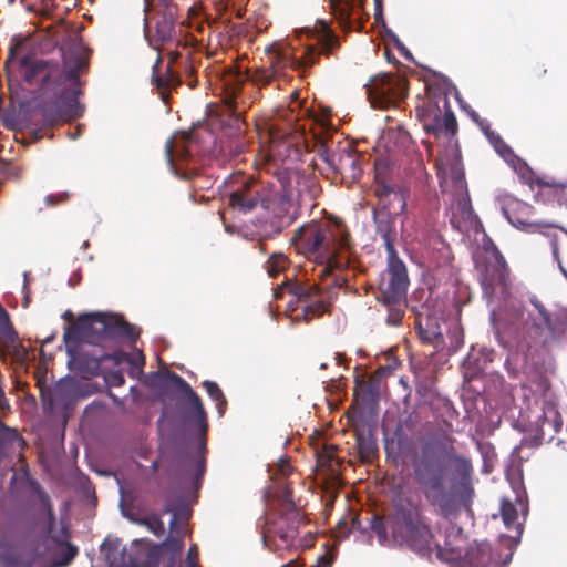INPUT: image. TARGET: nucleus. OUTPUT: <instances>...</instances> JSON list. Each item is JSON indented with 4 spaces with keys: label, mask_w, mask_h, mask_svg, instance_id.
<instances>
[{
    "label": "nucleus",
    "mask_w": 567,
    "mask_h": 567,
    "mask_svg": "<svg viewBox=\"0 0 567 567\" xmlns=\"http://www.w3.org/2000/svg\"><path fill=\"white\" fill-rule=\"evenodd\" d=\"M145 384L157 392L159 398L175 401L174 413L178 426L197 441V454L185 446L162 449L151 467L162 468L171 485L165 503V513L172 514L169 529L182 533L179 522L189 518L192 506L197 501L206 472V434L208 417L200 396L178 374L172 371H154L145 375Z\"/></svg>",
    "instance_id": "1"
},
{
    "label": "nucleus",
    "mask_w": 567,
    "mask_h": 567,
    "mask_svg": "<svg viewBox=\"0 0 567 567\" xmlns=\"http://www.w3.org/2000/svg\"><path fill=\"white\" fill-rule=\"evenodd\" d=\"M296 38L302 43V54L297 56L292 44L286 40H277L266 47L265 51L271 56L268 68H261L250 73L248 71H231L225 81L224 103L234 120L230 126L218 141L220 152L225 155H238L245 150L241 118L243 112L238 109L237 96L245 82L266 86L280 78L286 68L306 71L312 66L321 53H329L339 45L337 35L324 20H317L315 27H305L295 30Z\"/></svg>",
    "instance_id": "2"
},
{
    "label": "nucleus",
    "mask_w": 567,
    "mask_h": 567,
    "mask_svg": "<svg viewBox=\"0 0 567 567\" xmlns=\"http://www.w3.org/2000/svg\"><path fill=\"white\" fill-rule=\"evenodd\" d=\"M140 336L135 326L109 312H91L79 317L76 324L66 327L63 333L68 369L81 378L96 377L103 371V362L114 367L127 363L132 378L144 375L145 357L142 351L105 352L101 347L105 341H127L134 344Z\"/></svg>",
    "instance_id": "3"
},
{
    "label": "nucleus",
    "mask_w": 567,
    "mask_h": 567,
    "mask_svg": "<svg viewBox=\"0 0 567 567\" xmlns=\"http://www.w3.org/2000/svg\"><path fill=\"white\" fill-rule=\"evenodd\" d=\"M19 47H11L6 61L9 81L21 79L40 93L52 92L55 101L44 113L48 122L55 118L74 120L82 116L84 106L79 101L82 94L80 73L87 68V59L79 45L63 54V70L47 60L30 54H20Z\"/></svg>",
    "instance_id": "4"
},
{
    "label": "nucleus",
    "mask_w": 567,
    "mask_h": 567,
    "mask_svg": "<svg viewBox=\"0 0 567 567\" xmlns=\"http://www.w3.org/2000/svg\"><path fill=\"white\" fill-rule=\"evenodd\" d=\"M276 179L278 186L241 174L230 176L224 182L225 195L229 198V205L243 214L251 213L258 207L269 210L278 205L287 214L286 223L290 224L295 220L297 210L313 207V200L321 193L318 179L298 169H278Z\"/></svg>",
    "instance_id": "5"
},
{
    "label": "nucleus",
    "mask_w": 567,
    "mask_h": 567,
    "mask_svg": "<svg viewBox=\"0 0 567 567\" xmlns=\"http://www.w3.org/2000/svg\"><path fill=\"white\" fill-rule=\"evenodd\" d=\"M447 463L422 446L421 455L413 463L414 478L424 496L445 518L455 517L461 511L471 512L475 496L472 461L451 446L445 453Z\"/></svg>",
    "instance_id": "6"
},
{
    "label": "nucleus",
    "mask_w": 567,
    "mask_h": 567,
    "mask_svg": "<svg viewBox=\"0 0 567 567\" xmlns=\"http://www.w3.org/2000/svg\"><path fill=\"white\" fill-rule=\"evenodd\" d=\"M370 528L375 533L378 543L385 546L389 543L388 529L392 538L401 546H405L421 559L432 560L433 555L444 563L457 561L462 558V547L453 545L447 535L444 547H441L421 514V508L411 494L398 487L393 492L392 508L386 518L372 515Z\"/></svg>",
    "instance_id": "7"
},
{
    "label": "nucleus",
    "mask_w": 567,
    "mask_h": 567,
    "mask_svg": "<svg viewBox=\"0 0 567 567\" xmlns=\"http://www.w3.org/2000/svg\"><path fill=\"white\" fill-rule=\"evenodd\" d=\"M506 330L516 351L526 360L560 344L567 334V312L549 309L535 293L505 306Z\"/></svg>",
    "instance_id": "8"
},
{
    "label": "nucleus",
    "mask_w": 567,
    "mask_h": 567,
    "mask_svg": "<svg viewBox=\"0 0 567 567\" xmlns=\"http://www.w3.org/2000/svg\"><path fill=\"white\" fill-rule=\"evenodd\" d=\"M293 238L317 264L338 269L351 264L349 233L339 219L307 223L297 229Z\"/></svg>",
    "instance_id": "9"
},
{
    "label": "nucleus",
    "mask_w": 567,
    "mask_h": 567,
    "mask_svg": "<svg viewBox=\"0 0 567 567\" xmlns=\"http://www.w3.org/2000/svg\"><path fill=\"white\" fill-rule=\"evenodd\" d=\"M312 137L315 140L313 151L333 173L351 181H355L361 176V156L358 153L350 147L341 148L336 153L332 141L316 132L312 133Z\"/></svg>",
    "instance_id": "10"
},
{
    "label": "nucleus",
    "mask_w": 567,
    "mask_h": 567,
    "mask_svg": "<svg viewBox=\"0 0 567 567\" xmlns=\"http://www.w3.org/2000/svg\"><path fill=\"white\" fill-rule=\"evenodd\" d=\"M165 153L171 172L179 178L188 179L197 174V147L193 134L182 132L166 142Z\"/></svg>",
    "instance_id": "11"
},
{
    "label": "nucleus",
    "mask_w": 567,
    "mask_h": 567,
    "mask_svg": "<svg viewBox=\"0 0 567 567\" xmlns=\"http://www.w3.org/2000/svg\"><path fill=\"white\" fill-rule=\"evenodd\" d=\"M367 93L373 109H389L406 96L408 89L404 79L381 74L370 80Z\"/></svg>",
    "instance_id": "12"
},
{
    "label": "nucleus",
    "mask_w": 567,
    "mask_h": 567,
    "mask_svg": "<svg viewBox=\"0 0 567 567\" xmlns=\"http://www.w3.org/2000/svg\"><path fill=\"white\" fill-rule=\"evenodd\" d=\"M389 282L381 288L383 305H392L404 299L410 284L408 269L396 250L386 252Z\"/></svg>",
    "instance_id": "13"
},
{
    "label": "nucleus",
    "mask_w": 567,
    "mask_h": 567,
    "mask_svg": "<svg viewBox=\"0 0 567 567\" xmlns=\"http://www.w3.org/2000/svg\"><path fill=\"white\" fill-rule=\"evenodd\" d=\"M515 501L503 499L501 503V515L504 526L507 529H515V539L518 542L523 534V525L528 514L527 493L522 483L513 486Z\"/></svg>",
    "instance_id": "14"
},
{
    "label": "nucleus",
    "mask_w": 567,
    "mask_h": 567,
    "mask_svg": "<svg viewBox=\"0 0 567 567\" xmlns=\"http://www.w3.org/2000/svg\"><path fill=\"white\" fill-rule=\"evenodd\" d=\"M513 554H507L504 558L492 549L487 542H475L465 550L462 548V558L455 563H462L464 567H506L512 560Z\"/></svg>",
    "instance_id": "15"
},
{
    "label": "nucleus",
    "mask_w": 567,
    "mask_h": 567,
    "mask_svg": "<svg viewBox=\"0 0 567 567\" xmlns=\"http://www.w3.org/2000/svg\"><path fill=\"white\" fill-rule=\"evenodd\" d=\"M163 554L157 544L148 539H135L131 549L122 548L123 567H158Z\"/></svg>",
    "instance_id": "16"
},
{
    "label": "nucleus",
    "mask_w": 567,
    "mask_h": 567,
    "mask_svg": "<svg viewBox=\"0 0 567 567\" xmlns=\"http://www.w3.org/2000/svg\"><path fill=\"white\" fill-rule=\"evenodd\" d=\"M401 213L400 208L396 210L386 204L372 208V220L375 231L382 238L386 252L396 250L394 245L398 237L396 217Z\"/></svg>",
    "instance_id": "17"
},
{
    "label": "nucleus",
    "mask_w": 567,
    "mask_h": 567,
    "mask_svg": "<svg viewBox=\"0 0 567 567\" xmlns=\"http://www.w3.org/2000/svg\"><path fill=\"white\" fill-rule=\"evenodd\" d=\"M285 287L289 293L296 297L297 301L306 302L303 313L306 317L316 316L324 310V303L318 300L320 288L317 285H303L293 280L286 279L275 292V297L279 298V291Z\"/></svg>",
    "instance_id": "18"
},
{
    "label": "nucleus",
    "mask_w": 567,
    "mask_h": 567,
    "mask_svg": "<svg viewBox=\"0 0 567 567\" xmlns=\"http://www.w3.org/2000/svg\"><path fill=\"white\" fill-rule=\"evenodd\" d=\"M332 14L344 31L363 28V12L360 0H330Z\"/></svg>",
    "instance_id": "19"
},
{
    "label": "nucleus",
    "mask_w": 567,
    "mask_h": 567,
    "mask_svg": "<svg viewBox=\"0 0 567 567\" xmlns=\"http://www.w3.org/2000/svg\"><path fill=\"white\" fill-rule=\"evenodd\" d=\"M25 445L19 431L0 420V463L4 460L21 462Z\"/></svg>",
    "instance_id": "20"
},
{
    "label": "nucleus",
    "mask_w": 567,
    "mask_h": 567,
    "mask_svg": "<svg viewBox=\"0 0 567 567\" xmlns=\"http://www.w3.org/2000/svg\"><path fill=\"white\" fill-rule=\"evenodd\" d=\"M284 497L288 508L281 514L276 526V533L282 542L289 544L298 534V528L303 523L305 517L293 507L289 491H285Z\"/></svg>",
    "instance_id": "21"
},
{
    "label": "nucleus",
    "mask_w": 567,
    "mask_h": 567,
    "mask_svg": "<svg viewBox=\"0 0 567 567\" xmlns=\"http://www.w3.org/2000/svg\"><path fill=\"white\" fill-rule=\"evenodd\" d=\"M483 298L487 305L493 301V298L498 293L506 299L509 293L507 271L503 268L494 269L491 274H486L482 280Z\"/></svg>",
    "instance_id": "22"
},
{
    "label": "nucleus",
    "mask_w": 567,
    "mask_h": 567,
    "mask_svg": "<svg viewBox=\"0 0 567 567\" xmlns=\"http://www.w3.org/2000/svg\"><path fill=\"white\" fill-rule=\"evenodd\" d=\"M21 481L30 489V498L34 502L39 511L42 512L50 523H54L55 515L52 508L51 499L41 485L33 480L28 472L27 465H21Z\"/></svg>",
    "instance_id": "23"
},
{
    "label": "nucleus",
    "mask_w": 567,
    "mask_h": 567,
    "mask_svg": "<svg viewBox=\"0 0 567 567\" xmlns=\"http://www.w3.org/2000/svg\"><path fill=\"white\" fill-rule=\"evenodd\" d=\"M146 17L144 20L145 37H147L151 24L154 22L157 40L162 43L171 41L174 37V14L169 9L148 16L147 4L144 9Z\"/></svg>",
    "instance_id": "24"
},
{
    "label": "nucleus",
    "mask_w": 567,
    "mask_h": 567,
    "mask_svg": "<svg viewBox=\"0 0 567 567\" xmlns=\"http://www.w3.org/2000/svg\"><path fill=\"white\" fill-rule=\"evenodd\" d=\"M485 137L494 147L496 153L504 158L517 174L525 177L526 174L532 173L527 163L514 153L512 147L504 142L499 134L494 131H488V136Z\"/></svg>",
    "instance_id": "25"
},
{
    "label": "nucleus",
    "mask_w": 567,
    "mask_h": 567,
    "mask_svg": "<svg viewBox=\"0 0 567 567\" xmlns=\"http://www.w3.org/2000/svg\"><path fill=\"white\" fill-rule=\"evenodd\" d=\"M485 137L494 147L496 153L504 158L517 174L525 177L526 174L532 173L527 163L514 153L512 147L504 142L499 134L494 131H488V136Z\"/></svg>",
    "instance_id": "26"
},
{
    "label": "nucleus",
    "mask_w": 567,
    "mask_h": 567,
    "mask_svg": "<svg viewBox=\"0 0 567 567\" xmlns=\"http://www.w3.org/2000/svg\"><path fill=\"white\" fill-rule=\"evenodd\" d=\"M60 410L70 409L82 396L81 384L75 378L65 375L55 383Z\"/></svg>",
    "instance_id": "27"
},
{
    "label": "nucleus",
    "mask_w": 567,
    "mask_h": 567,
    "mask_svg": "<svg viewBox=\"0 0 567 567\" xmlns=\"http://www.w3.org/2000/svg\"><path fill=\"white\" fill-rule=\"evenodd\" d=\"M24 550L10 544L0 545V567H31Z\"/></svg>",
    "instance_id": "28"
},
{
    "label": "nucleus",
    "mask_w": 567,
    "mask_h": 567,
    "mask_svg": "<svg viewBox=\"0 0 567 567\" xmlns=\"http://www.w3.org/2000/svg\"><path fill=\"white\" fill-rule=\"evenodd\" d=\"M355 385L360 389L362 402L368 408H373L378 404L381 386V380L379 378L373 377L369 380H360L357 378Z\"/></svg>",
    "instance_id": "29"
},
{
    "label": "nucleus",
    "mask_w": 567,
    "mask_h": 567,
    "mask_svg": "<svg viewBox=\"0 0 567 567\" xmlns=\"http://www.w3.org/2000/svg\"><path fill=\"white\" fill-rule=\"evenodd\" d=\"M420 121L422 122L423 128L427 134L439 136L443 133V117L441 110L437 105L432 111H422L419 113Z\"/></svg>",
    "instance_id": "30"
},
{
    "label": "nucleus",
    "mask_w": 567,
    "mask_h": 567,
    "mask_svg": "<svg viewBox=\"0 0 567 567\" xmlns=\"http://www.w3.org/2000/svg\"><path fill=\"white\" fill-rule=\"evenodd\" d=\"M184 547V542L178 536L168 535L162 543L157 544V548L163 556H167V561L183 563L181 554Z\"/></svg>",
    "instance_id": "31"
},
{
    "label": "nucleus",
    "mask_w": 567,
    "mask_h": 567,
    "mask_svg": "<svg viewBox=\"0 0 567 567\" xmlns=\"http://www.w3.org/2000/svg\"><path fill=\"white\" fill-rule=\"evenodd\" d=\"M375 195L381 202L380 206L386 204L391 207L392 203L396 202L399 204L400 212H404L406 207L404 195L388 184L378 185L375 188Z\"/></svg>",
    "instance_id": "32"
},
{
    "label": "nucleus",
    "mask_w": 567,
    "mask_h": 567,
    "mask_svg": "<svg viewBox=\"0 0 567 567\" xmlns=\"http://www.w3.org/2000/svg\"><path fill=\"white\" fill-rule=\"evenodd\" d=\"M121 542L117 537L107 536L100 546L101 553L104 555V559L107 567H118V557L122 560V550L120 551ZM121 565L123 563L121 561Z\"/></svg>",
    "instance_id": "33"
},
{
    "label": "nucleus",
    "mask_w": 567,
    "mask_h": 567,
    "mask_svg": "<svg viewBox=\"0 0 567 567\" xmlns=\"http://www.w3.org/2000/svg\"><path fill=\"white\" fill-rule=\"evenodd\" d=\"M417 328L420 338L425 342H434L443 338L441 327L436 320L427 318L425 323L420 320Z\"/></svg>",
    "instance_id": "34"
},
{
    "label": "nucleus",
    "mask_w": 567,
    "mask_h": 567,
    "mask_svg": "<svg viewBox=\"0 0 567 567\" xmlns=\"http://www.w3.org/2000/svg\"><path fill=\"white\" fill-rule=\"evenodd\" d=\"M449 175L454 192H463L464 189H467L464 168L460 159L455 158L450 163Z\"/></svg>",
    "instance_id": "35"
},
{
    "label": "nucleus",
    "mask_w": 567,
    "mask_h": 567,
    "mask_svg": "<svg viewBox=\"0 0 567 567\" xmlns=\"http://www.w3.org/2000/svg\"><path fill=\"white\" fill-rule=\"evenodd\" d=\"M40 399L45 412L52 413L60 409V401L58 400L55 386H41Z\"/></svg>",
    "instance_id": "36"
},
{
    "label": "nucleus",
    "mask_w": 567,
    "mask_h": 567,
    "mask_svg": "<svg viewBox=\"0 0 567 567\" xmlns=\"http://www.w3.org/2000/svg\"><path fill=\"white\" fill-rule=\"evenodd\" d=\"M444 109H445V113H444L443 123H442L443 133H445L446 135L453 136L457 132V121H456L454 112L451 110V107L449 105L447 97L444 99Z\"/></svg>",
    "instance_id": "37"
},
{
    "label": "nucleus",
    "mask_w": 567,
    "mask_h": 567,
    "mask_svg": "<svg viewBox=\"0 0 567 567\" xmlns=\"http://www.w3.org/2000/svg\"><path fill=\"white\" fill-rule=\"evenodd\" d=\"M288 266L287 258L281 254H274L267 261V272L270 277H277Z\"/></svg>",
    "instance_id": "38"
},
{
    "label": "nucleus",
    "mask_w": 567,
    "mask_h": 567,
    "mask_svg": "<svg viewBox=\"0 0 567 567\" xmlns=\"http://www.w3.org/2000/svg\"><path fill=\"white\" fill-rule=\"evenodd\" d=\"M440 79L442 80V83L444 84V91L445 95L450 93H454L455 99L458 102L460 107L467 113V115L471 117L472 111H474L467 103H465L460 95V92L457 91V87L443 74H439Z\"/></svg>",
    "instance_id": "39"
},
{
    "label": "nucleus",
    "mask_w": 567,
    "mask_h": 567,
    "mask_svg": "<svg viewBox=\"0 0 567 567\" xmlns=\"http://www.w3.org/2000/svg\"><path fill=\"white\" fill-rule=\"evenodd\" d=\"M502 214L503 216L506 218V220L512 225L514 226L515 228L517 229H522V230H526V231H535L536 228L538 227L537 224H529V223H526L525 220L520 219V218H517V217H514L508 207L506 206H503L502 207Z\"/></svg>",
    "instance_id": "40"
},
{
    "label": "nucleus",
    "mask_w": 567,
    "mask_h": 567,
    "mask_svg": "<svg viewBox=\"0 0 567 567\" xmlns=\"http://www.w3.org/2000/svg\"><path fill=\"white\" fill-rule=\"evenodd\" d=\"M0 332L11 341L16 338V331L10 322V317L7 310L0 305Z\"/></svg>",
    "instance_id": "41"
},
{
    "label": "nucleus",
    "mask_w": 567,
    "mask_h": 567,
    "mask_svg": "<svg viewBox=\"0 0 567 567\" xmlns=\"http://www.w3.org/2000/svg\"><path fill=\"white\" fill-rule=\"evenodd\" d=\"M107 361L103 362V371L99 375H103L104 380L111 386H122L125 383V379L123 373L120 370H109L106 369Z\"/></svg>",
    "instance_id": "42"
},
{
    "label": "nucleus",
    "mask_w": 567,
    "mask_h": 567,
    "mask_svg": "<svg viewBox=\"0 0 567 567\" xmlns=\"http://www.w3.org/2000/svg\"><path fill=\"white\" fill-rule=\"evenodd\" d=\"M454 193L457 196V207L462 213V216L465 218H470L474 214V210L471 205V199L467 189Z\"/></svg>",
    "instance_id": "43"
},
{
    "label": "nucleus",
    "mask_w": 567,
    "mask_h": 567,
    "mask_svg": "<svg viewBox=\"0 0 567 567\" xmlns=\"http://www.w3.org/2000/svg\"><path fill=\"white\" fill-rule=\"evenodd\" d=\"M140 524H143V525H146L148 530L154 534L155 536H161L164 534L165 532V527H164V523L162 522V519L156 516V515H153L151 517H147V518H144L142 519L141 522H138Z\"/></svg>",
    "instance_id": "44"
},
{
    "label": "nucleus",
    "mask_w": 567,
    "mask_h": 567,
    "mask_svg": "<svg viewBox=\"0 0 567 567\" xmlns=\"http://www.w3.org/2000/svg\"><path fill=\"white\" fill-rule=\"evenodd\" d=\"M386 39L393 42L398 51L409 61L414 62L413 54L411 51L404 45V43L399 39V37L393 32L392 29H386Z\"/></svg>",
    "instance_id": "45"
},
{
    "label": "nucleus",
    "mask_w": 567,
    "mask_h": 567,
    "mask_svg": "<svg viewBox=\"0 0 567 567\" xmlns=\"http://www.w3.org/2000/svg\"><path fill=\"white\" fill-rule=\"evenodd\" d=\"M398 303L399 302L385 305L389 308V313L385 319V322L389 326L398 327L401 324L403 311L400 307H398Z\"/></svg>",
    "instance_id": "46"
},
{
    "label": "nucleus",
    "mask_w": 567,
    "mask_h": 567,
    "mask_svg": "<svg viewBox=\"0 0 567 567\" xmlns=\"http://www.w3.org/2000/svg\"><path fill=\"white\" fill-rule=\"evenodd\" d=\"M202 386L205 389L208 396L215 402L225 398L221 389L215 381L205 380L203 381Z\"/></svg>",
    "instance_id": "47"
},
{
    "label": "nucleus",
    "mask_w": 567,
    "mask_h": 567,
    "mask_svg": "<svg viewBox=\"0 0 567 567\" xmlns=\"http://www.w3.org/2000/svg\"><path fill=\"white\" fill-rule=\"evenodd\" d=\"M374 1V20L375 23L381 28L383 35H386V29H390L386 25L384 16H383V0H373Z\"/></svg>",
    "instance_id": "48"
},
{
    "label": "nucleus",
    "mask_w": 567,
    "mask_h": 567,
    "mask_svg": "<svg viewBox=\"0 0 567 567\" xmlns=\"http://www.w3.org/2000/svg\"><path fill=\"white\" fill-rule=\"evenodd\" d=\"M550 249L554 260L557 262L559 271L563 274V276L567 279V270L564 267L560 257H559V244H558V236L553 235L550 237Z\"/></svg>",
    "instance_id": "49"
},
{
    "label": "nucleus",
    "mask_w": 567,
    "mask_h": 567,
    "mask_svg": "<svg viewBox=\"0 0 567 567\" xmlns=\"http://www.w3.org/2000/svg\"><path fill=\"white\" fill-rule=\"evenodd\" d=\"M161 60L158 59L156 63L153 65L152 81L157 87H167L171 85V78H165L161 75L157 71L158 64Z\"/></svg>",
    "instance_id": "50"
},
{
    "label": "nucleus",
    "mask_w": 567,
    "mask_h": 567,
    "mask_svg": "<svg viewBox=\"0 0 567 567\" xmlns=\"http://www.w3.org/2000/svg\"><path fill=\"white\" fill-rule=\"evenodd\" d=\"M471 120L480 127L485 136H488V131H493L489 126V123L482 118L476 111H472Z\"/></svg>",
    "instance_id": "51"
},
{
    "label": "nucleus",
    "mask_w": 567,
    "mask_h": 567,
    "mask_svg": "<svg viewBox=\"0 0 567 567\" xmlns=\"http://www.w3.org/2000/svg\"><path fill=\"white\" fill-rule=\"evenodd\" d=\"M450 339L453 351H457L464 343L463 332L458 328L451 331Z\"/></svg>",
    "instance_id": "52"
},
{
    "label": "nucleus",
    "mask_w": 567,
    "mask_h": 567,
    "mask_svg": "<svg viewBox=\"0 0 567 567\" xmlns=\"http://www.w3.org/2000/svg\"><path fill=\"white\" fill-rule=\"evenodd\" d=\"M69 194L66 192L61 194H50L44 198V202L48 206H54L60 202H63L68 198Z\"/></svg>",
    "instance_id": "53"
},
{
    "label": "nucleus",
    "mask_w": 567,
    "mask_h": 567,
    "mask_svg": "<svg viewBox=\"0 0 567 567\" xmlns=\"http://www.w3.org/2000/svg\"><path fill=\"white\" fill-rule=\"evenodd\" d=\"M336 550L329 555L319 556L317 564L313 567H331L334 560Z\"/></svg>",
    "instance_id": "54"
},
{
    "label": "nucleus",
    "mask_w": 567,
    "mask_h": 567,
    "mask_svg": "<svg viewBox=\"0 0 567 567\" xmlns=\"http://www.w3.org/2000/svg\"><path fill=\"white\" fill-rule=\"evenodd\" d=\"M118 506H120L122 516L127 518L130 522L137 523V519L135 518V516H134L133 512L131 511V508L125 504L123 497L121 498Z\"/></svg>",
    "instance_id": "55"
},
{
    "label": "nucleus",
    "mask_w": 567,
    "mask_h": 567,
    "mask_svg": "<svg viewBox=\"0 0 567 567\" xmlns=\"http://www.w3.org/2000/svg\"><path fill=\"white\" fill-rule=\"evenodd\" d=\"M81 491L83 492V494L87 497H91L93 496L94 497V488L91 484V482L89 481L87 477L84 478L83 482H81Z\"/></svg>",
    "instance_id": "56"
},
{
    "label": "nucleus",
    "mask_w": 567,
    "mask_h": 567,
    "mask_svg": "<svg viewBox=\"0 0 567 567\" xmlns=\"http://www.w3.org/2000/svg\"><path fill=\"white\" fill-rule=\"evenodd\" d=\"M278 471L282 475H288L290 473V465L288 460L285 457H280L278 461Z\"/></svg>",
    "instance_id": "57"
},
{
    "label": "nucleus",
    "mask_w": 567,
    "mask_h": 567,
    "mask_svg": "<svg viewBox=\"0 0 567 567\" xmlns=\"http://www.w3.org/2000/svg\"><path fill=\"white\" fill-rule=\"evenodd\" d=\"M338 528H339L338 540L344 539L350 535V529L347 528L346 522H340L338 525Z\"/></svg>",
    "instance_id": "58"
},
{
    "label": "nucleus",
    "mask_w": 567,
    "mask_h": 567,
    "mask_svg": "<svg viewBox=\"0 0 567 567\" xmlns=\"http://www.w3.org/2000/svg\"><path fill=\"white\" fill-rule=\"evenodd\" d=\"M227 408V400L226 398L221 399L220 401H216V410L219 417H221L226 411Z\"/></svg>",
    "instance_id": "59"
},
{
    "label": "nucleus",
    "mask_w": 567,
    "mask_h": 567,
    "mask_svg": "<svg viewBox=\"0 0 567 567\" xmlns=\"http://www.w3.org/2000/svg\"><path fill=\"white\" fill-rule=\"evenodd\" d=\"M23 292H24V300H23V307L27 308L29 305V297H28V272H23Z\"/></svg>",
    "instance_id": "60"
},
{
    "label": "nucleus",
    "mask_w": 567,
    "mask_h": 567,
    "mask_svg": "<svg viewBox=\"0 0 567 567\" xmlns=\"http://www.w3.org/2000/svg\"><path fill=\"white\" fill-rule=\"evenodd\" d=\"M76 554H78V548L72 545H70L65 551V556H66L68 560L73 559Z\"/></svg>",
    "instance_id": "61"
},
{
    "label": "nucleus",
    "mask_w": 567,
    "mask_h": 567,
    "mask_svg": "<svg viewBox=\"0 0 567 567\" xmlns=\"http://www.w3.org/2000/svg\"><path fill=\"white\" fill-rule=\"evenodd\" d=\"M198 556V548H197V545H192L187 551V556L186 557H190V558H195Z\"/></svg>",
    "instance_id": "62"
},
{
    "label": "nucleus",
    "mask_w": 567,
    "mask_h": 567,
    "mask_svg": "<svg viewBox=\"0 0 567 567\" xmlns=\"http://www.w3.org/2000/svg\"><path fill=\"white\" fill-rule=\"evenodd\" d=\"M183 567H199L195 558L186 557Z\"/></svg>",
    "instance_id": "63"
},
{
    "label": "nucleus",
    "mask_w": 567,
    "mask_h": 567,
    "mask_svg": "<svg viewBox=\"0 0 567 567\" xmlns=\"http://www.w3.org/2000/svg\"><path fill=\"white\" fill-rule=\"evenodd\" d=\"M80 135H81V127H80V126H78V127L75 128V131H74V132H68V136H69L71 140H75V138H78Z\"/></svg>",
    "instance_id": "64"
}]
</instances>
